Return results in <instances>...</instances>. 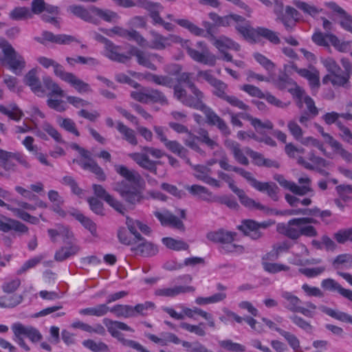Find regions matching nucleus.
I'll return each instance as SVG.
<instances>
[{
    "label": "nucleus",
    "mask_w": 352,
    "mask_h": 352,
    "mask_svg": "<svg viewBox=\"0 0 352 352\" xmlns=\"http://www.w3.org/2000/svg\"><path fill=\"white\" fill-rule=\"evenodd\" d=\"M220 165L224 169V170L233 171L240 175L241 177L245 179L254 188L259 192H265L267 196L274 201H278V193L280 189L274 182H259L252 176L250 172L247 171L242 168L228 164L226 158H224V160H221Z\"/></svg>",
    "instance_id": "nucleus-1"
},
{
    "label": "nucleus",
    "mask_w": 352,
    "mask_h": 352,
    "mask_svg": "<svg viewBox=\"0 0 352 352\" xmlns=\"http://www.w3.org/2000/svg\"><path fill=\"white\" fill-rule=\"evenodd\" d=\"M277 230L279 233L292 240H297L301 236L314 237L318 235V232L313 226L302 225L298 218H293L287 223H279Z\"/></svg>",
    "instance_id": "nucleus-2"
},
{
    "label": "nucleus",
    "mask_w": 352,
    "mask_h": 352,
    "mask_svg": "<svg viewBox=\"0 0 352 352\" xmlns=\"http://www.w3.org/2000/svg\"><path fill=\"white\" fill-rule=\"evenodd\" d=\"M281 296L286 301L285 307L292 312L300 313L307 318H314L316 315L317 306L310 301L305 302L306 307L300 306V299L289 292H283Z\"/></svg>",
    "instance_id": "nucleus-3"
},
{
    "label": "nucleus",
    "mask_w": 352,
    "mask_h": 352,
    "mask_svg": "<svg viewBox=\"0 0 352 352\" xmlns=\"http://www.w3.org/2000/svg\"><path fill=\"white\" fill-rule=\"evenodd\" d=\"M14 333L13 340L26 351L30 347L25 344L23 336L29 338L32 342H37L42 340L43 336L38 329L32 326H24L21 323H15L12 326Z\"/></svg>",
    "instance_id": "nucleus-4"
},
{
    "label": "nucleus",
    "mask_w": 352,
    "mask_h": 352,
    "mask_svg": "<svg viewBox=\"0 0 352 352\" xmlns=\"http://www.w3.org/2000/svg\"><path fill=\"white\" fill-rule=\"evenodd\" d=\"M4 57L2 58V64L6 63L9 69L16 75H20L25 67V61L23 57L17 53L12 46L8 42L1 44Z\"/></svg>",
    "instance_id": "nucleus-5"
},
{
    "label": "nucleus",
    "mask_w": 352,
    "mask_h": 352,
    "mask_svg": "<svg viewBox=\"0 0 352 352\" xmlns=\"http://www.w3.org/2000/svg\"><path fill=\"white\" fill-rule=\"evenodd\" d=\"M189 41L188 40H184L182 46L186 48L188 54L192 59L204 65L210 66H214L216 63L217 58L212 54L206 46V44L204 41H199L196 45L197 47L201 49V52L197 50L191 48L188 45Z\"/></svg>",
    "instance_id": "nucleus-6"
},
{
    "label": "nucleus",
    "mask_w": 352,
    "mask_h": 352,
    "mask_svg": "<svg viewBox=\"0 0 352 352\" xmlns=\"http://www.w3.org/2000/svg\"><path fill=\"white\" fill-rule=\"evenodd\" d=\"M13 160H16L26 169L31 167L26 157L21 153L9 152L0 148V166L6 171L16 172L17 170V166Z\"/></svg>",
    "instance_id": "nucleus-7"
},
{
    "label": "nucleus",
    "mask_w": 352,
    "mask_h": 352,
    "mask_svg": "<svg viewBox=\"0 0 352 352\" xmlns=\"http://www.w3.org/2000/svg\"><path fill=\"white\" fill-rule=\"evenodd\" d=\"M131 96L134 100L142 103H160L162 105L168 104V100L166 96L160 90L144 87L140 91H132Z\"/></svg>",
    "instance_id": "nucleus-8"
},
{
    "label": "nucleus",
    "mask_w": 352,
    "mask_h": 352,
    "mask_svg": "<svg viewBox=\"0 0 352 352\" xmlns=\"http://www.w3.org/2000/svg\"><path fill=\"white\" fill-rule=\"evenodd\" d=\"M172 67L173 70L171 74L177 76L176 79L177 83L176 85H181V84L184 83L190 89L192 94L195 97H199V98L204 97L203 92L201 91L193 82L192 80V74L189 72L180 73L182 67L179 65H173Z\"/></svg>",
    "instance_id": "nucleus-9"
},
{
    "label": "nucleus",
    "mask_w": 352,
    "mask_h": 352,
    "mask_svg": "<svg viewBox=\"0 0 352 352\" xmlns=\"http://www.w3.org/2000/svg\"><path fill=\"white\" fill-rule=\"evenodd\" d=\"M116 190L129 206H134L140 203L142 198L140 192L135 187L129 186L124 181L118 184Z\"/></svg>",
    "instance_id": "nucleus-10"
},
{
    "label": "nucleus",
    "mask_w": 352,
    "mask_h": 352,
    "mask_svg": "<svg viewBox=\"0 0 352 352\" xmlns=\"http://www.w3.org/2000/svg\"><path fill=\"white\" fill-rule=\"evenodd\" d=\"M198 76L203 77L214 88L213 94L217 97L224 100L228 96L226 91L228 86L222 80L215 78L210 71H199Z\"/></svg>",
    "instance_id": "nucleus-11"
},
{
    "label": "nucleus",
    "mask_w": 352,
    "mask_h": 352,
    "mask_svg": "<svg viewBox=\"0 0 352 352\" xmlns=\"http://www.w3.org/2000/svg\"><path fill=\"white\" fill-rule=\"evenodd\" d=\"M150 34L152 36L150 47L155 50H162L173 43L182 44L183 42V39L180 36L175 34L164 36L155 31H151Z\"/></svg>",
    "instance_id": "nucleus-12"
},
{
    "label": "nucleus",
    "mask_w": 352,
    "mask_h": 352,
    "mask_svg": "<svg viewBox=\"0 0 352 352\" xmlns=\"http://www.w3.org/2000/svg\"><path fill=\"white\" fill-rule=\"evenodd\" d=\"M268 224L265 222L257 223L252 219H245L237 226V228L245 236H250L253 240H257L262 236L260 229L266 228Z\"/></svg>",
    "instance_id": "nucleus-13"
},
{
    "label": "nucleus",
    "mask_w": 352,
    "mask_h": 352,
    "mask_svg": "<svg viewBox=\"0 0 352 352\" xmlns=\"http://www.w3.org/2000/svg\"><path fill=\"white\" fill-rule=\"evenodd\" d=\"M10 193L8 190H4L0 187V198L8 199L10 197ZM0 206L5 207L8 210L13 211L14 214L19 219H22L23 221H27L34 225H36L39 223V219L38 217L30 214L27 212L24 211L23 209L11 208L10 205L5 203L1 199H0Z\"/></svg>",
    "instance_id": "nucleus-14"
},
{
    "label": "nucleus",
    "mask_w": 352,
    "mask_h": 352,
    "mask_svg": "<svg viewBox=\"0 0 352 352\" xmlns=\"http://www.w3.org/2000/svg\"><path fill=\"white\" fill-rule=\"evenodd\" d=\"M131 250L136 255L143 256H151L157 254V248L150 242H148L142 236L134 240L133 245Z\"/></svg>",
    "instance_id": "nucleus-15"
},
{
    "label": "nucleus",
    "mask_w": 352,
    "mask_h": 352,
    "mask_svg": "<svg viewBox=\"0 0 352 352\" xmlns=\"http://www.w3.org/2000/svg\"><path fill=\"white\" fill-rule=\"evenodd\" d=\"M274 179L284 188L289 190L295 195L303 196L309 192H313V189L308 186H299L293 182L287 180L283 175L276 174Z\"/></svg>",
    "instance_id": "nucleus-16"
},
{
    "label": "nucleus",
    "mask_w": 352,
    "mask_h": 352,
    "mask_svg": "<svg viewBox=\"0 0 352 352\" xmlns=\"http://www.w3.org/2000/svg\"><path fill=\"white\" fill-rule=\"evenodd\" d=\"M208 16L217 27H229L234 23L245 21L243 16L236 14H230L221 16L216 12H211L208 14Z\"/></svg>",
    "instance_id": "nucleus-17"
},
{
    "label": "nucleus",
    "mask_w": 352,
    "mask_h": 352,
    "mask_svg": "<svg viewBox=\"0 0 352 352\" xmlns=\"http://www.w3.org/2000/svg\"><path fill=\"white\" fill-rule=\"evenodd\" d=\"M24 83L29 86L31 90L38 96H43L45 90L42 87L41 82L38 76V70L36 68L30 69L24 77Z\"/></svg>",
    "instance_id": "nucleus-18"
},
{
    "label": "nucleus",
    "mask_w": 352,
    "mask_h": 352,
    "mask_svg": "<svg viewBox=\"0 0 352 352\" xmlns=\"http://www.w3.org/2000/svg\"><path fill=\"white\" fill-rule=\"evenodd\" d=\"M129 156L142 168L155 175L157 174V165L161 164V162L151 160L146 153H131Z\"/></svg>",
    "instance_id": "nucleus-19"
},
{
    "label": "nucleus",
    "mask_w": 352,
    "mask_h": 352,
    "mask_svg": "<svg viewBox=\"0 0 352 352\" xmlns=\"http://www.w3.org/2000/svg\"><path fill=\"white\" fill-rule=\"evenodd\" d=\"M188 104L189 107L202 111L207 119V123L210 125L214 126L221 118L210 107L205 104L203 100L199 99L196 103H188Z\"/></svg>",
    "instance_id": "nucleus-20"
},
{
    "label": "nucleus",
    "mask_w": 352,
    "mask_h": 352,
    "mask_svg": "<svg viewBox=\"0 0 352 352\" xmlns=\"http://www.w3.org/2000/svg\"><path fill=\"white\" fill-rule=\"evenodd\" d=\"M321 287L329 292H338L343 297L352 301V291L343 288L338 282L333 278H326L322 280Z\"/></svg>",
    "instance_id": "nucleus-21"
},
{
    "label": "nucleus",
    "mask_w": 352,
    "mask_h": 352,
    "mask_svg": "<svg viewBox=\"0 0 352 352\" xmlns=\"http://www.w3.org/2000/svg\"><path fill=\"white\" fill-rule=\"evenodd\" d=\"M236 233L220 229L216 232H210L207 234V239L215 243H219L222 245L228 242H233Z\"/></svg>",
    "instance_id": "nucleus-22"
},
{
    "label": "nucleus",
    "mask_w": 352,
    "mask_h": 352,
    "mask_svg": "<svg viewBox=\"0 0 352 352\" xmlns=\"http://www.w3.org/2000/svg\"><path fill=\"white\" fill-rule=\"evenodd\" d=\"M68 213L79 221L85 229L88 230L91 235L94 236H97L96 224L90 218L85 216L78 210L75 208L69 210Z\"/></svg>",
    "instance_id": "nucleus-23"
},
{
    "label": "nucleus",
    "mask_w": 352,
    "mask_h": 352,
    "mask_svg": "<svg viewBox=\"0 0 352 352\" xmlns=\"http://www.w3.org/2000/svg\"><path fill=\"white\" fill-rule=\"evenodd\" d=\"M225 146L231 151L234 160L240 164L244 166L249 165V160L243 153L240 148V144L232 140H226L224 142Z\"/></svg>",
    "instance_id": "nucleus-24"
},
{
    "label": "nucleus",
    "mask_w": 352,
    "mask_h": 352,
    "mask_svg": "<svg viewBox=\"0 0 352 352\" xmlns=\"http://www.w3.org/2000/svg\"><path fill=\"white\" fill-rule=\"evenodd\" d=\"M89 9L92 14L108 23H115L120 19L117 12L109 9H101L95 6H91Z\"/></svg>",
    "instance_id": "nucleus-25"
},
{
    "label": "nucleus",
    "mask_w": 352,
    "mask_h": 352,
    "mask_svg": "<svg viewBox=\"0 0 352 352\" xmlns=\"http://www.w3.org/2000/svg\"><path fill=\"white\" fill-rule=\"evenodd\" d=\"M73 162L78 164L84 170L93 173L100 180L105 179L106 176L104 171L93 159H89V160H74Z\"/></svg>",
    "instance_id": "nucleus-26"
},
{
    "label": "nucleus",
    "mask_w": 352,
    "mask_h": 352,
    "mask_svg": "<svg viewBox=\"0 0 352 352\" xmlns=\"http://www.w3.org/2000/svg\"><path fill=\"white\" fill-rule=\"evenodd\" d=\"M106 56L111 60L125 63L131 58L129 56L120 53L121 47L115 45L112 41L105 47Z\"/></svg>",
    "instance_id": "nucleus-27"
},
{
    "label": "nucleus",
    "mask_w": 352,
    "mask_h": 352,
    "mask_svg": "<svg viewBox=\"0 0 352 352\" xmlns=\"http://www.w3.org/2000/svg\"><path fill=\"white\" fill-rule=\"evenodd\" d=\"M6 219L7 221L6 222L0 219V231L8 232L13 230L21 234L27 233L28 232V228L21 222L10 218H6Z\"/></svg>",
    "instance_id": "nucleus-28"
},
{
    "label": "nucleus",
    "mask_w": 352,
    "mask_h": 352,
    "mask_svg": "<svg viewBox=\"0 0 352 352\" xmlns=\"http://www.w3.org/2000/svg\"><path fill=\"white\" fill-rule=\"evenodd\" d=\"M300 76L306 78L309 81V84L313 91H317L320 87V74L315 68L311 67L310 69H303L299 71Z\"/></svg>",
    "instance_id": "nucleus-29"
},
{
    "label": "nucleus",
    "mask_w": 352,
    "mask_h": 352,
    "mask_svg": "<svg viewBox=\"0 0 352 352\" xmlns=\"http://www.w3.org/2000/svg\"><path fill=\"white\" fill-rule=\"evenodd\" d=\"M68 10L74 16L84 20L85 21L94 24L98 23V20L91 15L92 13L89 8L87 10L80 5H72L69 6Z\"/></svg>",
    "instance_id": "nucleus-30"
},
{
    "label": "nucleus",
    "mask_w": 352,
    "mask_h": 352,
    "mask_svg": "<svg viewBox=\"0 0 352 352\" xmlns=\"http://www.w3.org/2000/svg\"><path fill=\"white\" fill-rule=\"evenodd\" d=\"M210 41L221 52H223L226 49L240 50V45L238 43L225 36H221L219 38L214 36V39Z\"/></svg>",
    "instance_id": "nucleus-31"
},
{
    "label": "nucleus",
    "mask_w": 352,
    "mask_h": 352,
    "mask_svg": "<svg viewBox=\"0 0 352 352\" xmlns=\"http://www.w3.org/2000/svg\"><path fill=\"white\" fill-rule=\"evenodd\" d=\"M194 291V288L190 286H175L170 288L157 289L155 294L159 296L175 297L179 294L190 292Z\"/></svg>",
    "instance_id": "nucleus-32"
},
{
    "label": "nucleus",
    "mask_w": 352,
    "mask_h": 352,
    "mask_svg": "<svg viewBox=\"0 0 352 352\" xmlns=\"http://www.w3.org/2000/svg\"><path fill=\"white\" fill-rule=\"evenodd\" d=\"M258 37H262L270 43L278 45L280 43L278 34L272 30L264 27H257L254 30V40Z\"/></svg>",
    "instance_id": "nucleus-33"
},
{
    "label": "nucleus",
    "mask_w": 352,
    "mask_h": 352,
    "mask_svg": "<svg viewBox=\"0 0 352 352\" xmlns=\"http://www.w3.org/2000/svg\"><path fill=\"white\" fill-rule=\"evenodd\" d=\"M103 323L107 327L108 331L110 334L113 336H118L119 335L118 329L133 332L134 330L129 326L122 322L112 320L109 318H104Z\"/></svg>",
    "instance_id": "nucleus-34"
},
{
    "label": "nucleus",
    "mask_w": 352,
    "mask_h": 352,
    "mask_svg": "<svg viewBox=\"0 0 352 352\" xmlns=\"http://www.w3.org/2000/svg\"><path fill=\"white\" fill-rule=\"evenodd\" d=\"M319 309L328 315L329 316L340 320L343 322H347L352 324V316L347 313L342 312L338 310H334L331 308L326 307L324 305H320Z\"/></svg>",
    "instance_id": "nucleus-35"
},
{
    "label": "nucleus",
    "mask_w": 352,
    "mask_h": 352,
    "mask_svg": "<svg viewBox=\"0 0 352 352\" xmlns=\"http://www.w3.org/2000/svg\"><path fill=\"white\" fill-rule=\"evenodd\" d=\"M173 88L174 89L175 97L180 100L184 105L189 107L188 103H196L199 101V97L187 96V92L186 89L182 87L180 85H175L174 83ZM204 98H200V100H203Z\"/></svg>",
    "instance_id": "nucleus-36"
},
{
    "label": "nucleus",
    "mask_w": 352,
    "mask_h": 352,
    "mask_svg": "<svg viewBox=\"0 0 352 352\" xmlns=\"http://www.w3.org/2000/svg\"><path fill=\"white\" fill-rule=\"evenodd\" d=\"M109 311L118 318H134L133 306L129 305H116L112 307H109Z\"/></svg>",
    "instance_id": "nucleus-37"
},
{
    "label": "nucleus",
    "mask_w": 352,
    "mask_h": 352,
    "mask_svg": "<svg viewBox=\"0 0 352 352\" xmlns=\"http://www.w3.org/2000/svg\"><path fill=\"white\" fill-rule=\"evenodd\" d=\"M109 312V307L107 304H99L95 307L81 309L79 314L83 316H91L102 317Z\"/></svg>",
    "instance_id": "nucleus-38"
},
{
    "label": "nucleus",
    "mask_w": 352,
    "mask_h": 352,
    "mask_svg": "<svg viewBox=\"0 0 352 352\" xmlns=\"http://www.w3.org/2000/svg\"><path fill=\"white\" fill-rule=\"evenodd\" d=\"M79 251V247L74 244H71L69 247H62L54 255V259L56 261L61 262L72 256H74Z\"/></svg>",
    "instance_id": "nucleus-39"
},
{
    "label": "nucleus",
    "mask_w": 352,
    "mask_h": 352,
    "mask_svg": "<svg viewBox=\"0 0 352 352\" xmlns=\"http://www.w3.org/2000/svg\"><path fill=\"white\" fill-rule=\"evenodd\" d=\"M129 54L135 56L140 65L151 70H156L155 65L151 62L148 56L144 52L136 47H132L129 52Z\"/></svg>",
    "instance_id": "nucleus-40"
},
{
    "label": "nucleus",
    "mask_w": 352,
    "mask_h": 352,
    "mask_svg": "<svg viewBox=\"0 0 352 352\" xmlns=\"http://www.w3.org/2000/svg\"><path fill=\"white\" fill-rule=\"evenodd\" d=\"M117 130L123 135V139L128 142L131 145H137L138 140L135 136V131L124 125L122 122H117Z\"/></svg>",
    "instance_id": "nucleus-41"
},
{
    "label": "nucleus",
    "mask_w": 352,
    "mask_h": 352,
    "mask_svg": "<svg viewBox=\"0 0 352 352\" xmlns=\"http://www.w3.org/2000/svg\"><path fill=\"white\" fill-rule=\"evenodd\" d=\"M9 108L10 110L1 104L0 113L15 121H19L24 116L23 112L19 108L16 103L10 104Z\"/></svg>",
    "instance_id": "nucleus-42"
},
{
    "label": "nucleus",
    "mask_w": 352,
    "mask_h": 352,
    "mask_svg": "<svg viewBox=\"0 0 352 352\" xmlns=\"http://www.w3.org/2000/svg\"><path fill=\"white\" fill-rule=\"evenodd\" d=\"M116 172L124 177L127 181L138 184L140 179V175L134 170H130L126 166L118 165L116 166Z\"/></svg>",
    "instance_id": "nucleus-43"
},
{
    "label": "nucleus",
    "mask_w": 352,
    "mask_h": 352,
    "mask_svg": "<svg viewBox=\"0 0 352 352\" xmlns=\"http://www.w3.org/2000/svg\"><path fill=\"white\" fill-rule=\"evenodd\" d=\"M186 189L192 195H199L203 200L211 202L212 194L207 188L195 184L186 186Z\"/></svg>",
    "instance_id": "nucleus-44"
},
{
    "label": "nucleus",
    "mask_w": 352,
    "mask_h": 352,
    "mask_svg": "<svg viewBox=\"0 0 352 352\" xmlns=\"http://www.w3.org/2000/svg\"><path fill=\"white\" fill-rule=\"evenodd\" d=\"M174 21L179 26L187 29L191 34L197 36H206L204 30L198 27L191 21L185 19H175Z\"/></svg>",
    "instance_id": "nucleus-45"
},
{
    "label": "nucleus",
    "mask_w": 352,
    "mask_h": 352,
    "mask_svg": "<svg viewBox=\"0 0 352 352\" xmlns=\"http://www.w3.org/2000/svg\"><path fill=\"white\" fill-rule=\"evenodd\" d=\"M147 79L157 85L168 88H172L175 83L174 79L169 76H162L149 73L147 75Z\"/></svg>",
    "instance_id": "nucleus-46"
},
{
    "label": "nucleus",
    "mask_w": 352,
    "mask_h": 352,
    "mask_svg": "<svg viewBox=\"0 0 352 352\" xmlns=\"http://www.w3.org/2000/svg\"><path fill=\"white\" fill-rule=\"evenodd\" d=\"M162 242L166 248L175 251L186 250L189 248V245L185 241L171 237L163 238Z\"/></svg>",
    "instance_id": "nucleus-47"
},
{
    "label": "nucleus",
    "mask_w": 352,
    "mask_h": 352,
    "mask_svg": "<svg viewBox=\"0 0 352 352\" xmlns=\"http://www.w3.org/2000/svg\"><path fill=\"white\" fill-rule=\"evenodd\" d=\"M165 147L170 152L182 158H186L188 150L176 140H168L164 144Z\"/></svg>",
    "instance_id": "nucleus-48"
},
{
    "label": "nucleus",
    "mask_w": 352,
    "mask_h": 352,
    "mask_svg": "<svg viewBox=\"0 0 352 352\" xmlns=\"http://www.w3.org/2000/svg\"><path fill=\"white\" fill-rule=\"evenodd\" d=\"M350 76L348 74L341 72L333 74L332 85L335 87L350 88Z\"/></svg>",
    "instance_id": "nucleus-49"
},
{
    "label": "nucleus",
    "mask_w": 352,
    "mask_h": 352,
    "mask_svg": "<svg viewBox=\"0 0 352 352\" xmlns=\"http://www.w3.org/2000/svg\"><path fill=\"white\" fill-rule=\"evenodd\" d=\"M23 300V296L19 294L4 296L0 297V307L11 308L19 305Z\"/></svg>",
    "instance_id": "nucleus-50"
},
{
    "label": "nucleus",
    "mask_w": 352,
    "mask_h": 352,
    "mask_svg": "<svg viewBox=\"0 0 352 352\" xmlns=\"http://www.w3.org/2000/svg\"><path fill=\"white\" fill-rule=\"evenodd\" d=\"M43 82L45 88L51 91L50 95L57 96L60 97L65 96L64 91L58 86L57 83L52 80L51 77L47 76H44L43 78Z\"/></svg>",
    "instance_id": "nucleus-51"
},
{
    "label": "nucleus",
    "mask_w": 352,
    "mask_h": 352,
    "mask_svg": "<svg viewBox=\"0 0 352 352\" xmlns=\"http://www.w3.org/2000/svg\"><path fill=\"white\" fill-rule=\"evenodd\" d=\"M275 330L286 340L292 349L294 351H298L300 349V341L294 334L280 328H275Z\"/></svg>",
    "instance_id": "nucleus-52"
},
{
    "label": "nucleus",
    "mask_w": 352,
    "mask_h": 352,
    "mask_svg": "<svg viewBox=\"0 0 352 352\" xmlns=\"http://www.w3.org/2000/svg\"><path fill=\"white\" fill-rule=\"evenodd\" d=\"M294 4L300 10H302L304 13L311 16L312 17L316 16L320 12H322V9H319L317 7L309 4L304 1H294Z\"/></svg>",
    "instance_id": "nucleus-53"
},
{
    "label": "nucleus",
    "mask_w": 352,
    "mask_h": 352,
    "mask_svg": "<svg viewBox=\"0 0 352 352\" xmlns=\"http://www.w3.org/2000/svg\"><path fill=\"white\" fill-rule=\"evenodd\" d=\"M79 93H87L91 91L89 85L77 78L74 74L67 81Z\"/></svg>",
    "instance_id": "nucleus-54"
},
{
    "label": "nucleus",
    "mask_w": 352,
    "mask_h": 352,
    "mask_svg": "<svg viewBox=\"0 0 352 352\" xmlns=\"http://www.w3.org/2000/svg\"><path fill=\"white\" fill-rule=\"evenodd\" d=\"M82 345L93 352H109V351L108 345L104 342H96L91 339L84 340Z\"/></svg>",
    "instance_id": "nucleus-55"
},
{
    "label": "nucleus",
    "mask_w": 352,
    "mask_h": 352,
    "mask_svg": "<svg viewBox=\"0 0 352 352\" xmlns=\"http://www.w3.org/2000/svg\"><path fill=\"white\" fill-rule=\"evenodd\" d=\"M61 184L69 186L73 194L81 197L83 195V190L78 186L75 179L69 175H66L62 178Z\"/></svg>",
    "instance_id": "nucleus-56"
},
{
    "label": "nucleus",
    "mask_w": 352,
    "mask_h": 352,
    "mask_svg": "<svg viewBox=\"0 0 352 352\" xmlns=\"http://www.w3.org/2000/svg\"><path fill=\"white\" fill-rule=\"evenodd\" d=\"M238 197L241 204L247 208H256L260 210H264L265 209V207L263 205L261 204L258 202H256L254 199L250 198L245 194L244 190L242 192L241 194L239 195Z\"/></svg>",
    "instance_id": "nucleus-57"
},
{
    "label": "nucleus",
    "mask_w": 352,
    "mask_h": 352,
    "mask_svg": "<svg viewBox=\"0 0 352 352\" xmlns=\"http://www.w3.org/2000/svg\"><path fill=\"white\" fill-rule=\"evenodd\" d=\"M57 122L58 124L65 131L73 133L77 137L80 135V133L76 129V124L72 119L58 117Z\"/></svg>",
    "instance_id": "nucleus-58"
},
{
    "label": "nucleus",
    "mask_w": 352,
    "mask_h": 352,
    "mask_svg": "<svg viewBox=\"0 0 352 352\" xmlns=\"http://www.w3.org/2000/svg\"><path fill=\"white\" fill-rule=\"evenodd\" d=\"M219 346L229 351L232 352H245V346L231 340H224L219 342Z\"/></svg>",
    "instance_id": "nucleus-59"
},
{
    "label": "nucleus",
    "mask_w": 352,
    "mask_h": 352,
    "mask_svg": "<svg viewBox=\"0 0 352 352\" xmlns=\"http://www.w3.org/2000/svg\"><path fill=\"white\" fill-rule=\"evenodd\" d=\"M198 135L197 136V140L206 144L210 148L213 149L218 146V143L212 140L209 137V133L207 130L204 129H199L197 131Z\"/></svg>",
    "instance_id": "nucleus-60"
},
{
    "label": "nucleus",
    "mask_w": 352,
    "mask_h": 352,
    "mask_svg": "<svg viewBox=\"0 0 352 352\" xmlns=\"http://www.w3.org/2000/svg\"><path fill=\"white\" fill-rule=\"evenodd\" d=\"M90 210L97 215L104 216V205L102 201L98 200L96 197H91L87 199Z\"/></svg>",
    "instance_id": "nucleus-61"
},
{
    "label": "nucleus",
    "mask_w": 352,
    "mask_h": 352,
    "mask_svg": "<svg viewBox=\"0 0 352 352\" xmlns=\"http://www.w3.org/2000/svg\"><path fill=\"white\" fill-rule=\"evenodd\" d=\"M10 17L13 20H22L31 16L30 10L26 7H16L9 14Z\"/></svg>",
    "instance_id": "nucleus-62"
},
{
    "label": "nucleus",
    "mask_w": 352,
    "mask_h": 352,
    "mask_svg": "<svg viewBox=\"0 0 352 352\" xmlns=\"http://www.w3.org/2000/svg\"><path fill=\"white\" fill-rule=\"evenodd\" d=\"M113 338L118 339L123 345L131 347L139 351L140 352H149V351L144 349L138 342L132 340L125 339L124 338V335L120 331H119V335H118V336H113Z\"/></svg>",
    "instance_id": "nucleus-63"
},
{
    "label": "nucleus",
    "mask_w": 352,
    "mask_h": 352,
    "mask_svg": "<svg viewBox=\"0 0 352 352\" xmlns=\"http://www.w3.org/2000/svg\"><path fill=\"white\" fill-rule=\"evenodd\" d=\"M252 126L258 133L263 135H265V130H272L274 127V125L270 120H267L265 122H262L258 118H256Z\"/></svg>",
    "instance_id": "nucleus-64"
}]
</instances>
